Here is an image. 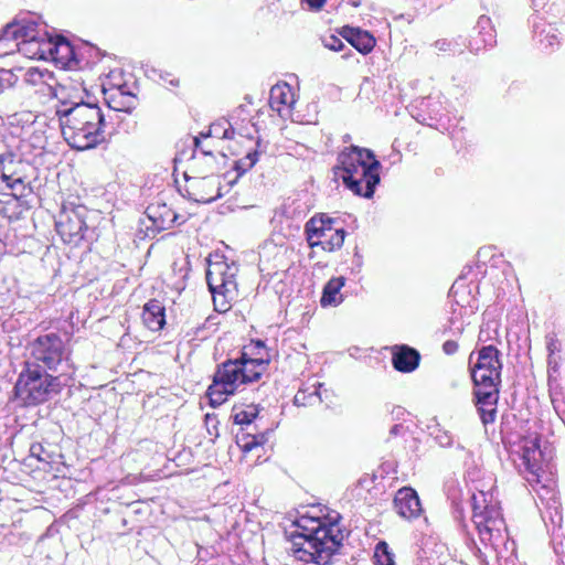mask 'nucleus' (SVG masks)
<instances>
[{"label": "nucleus", "mask_w": 565, "mask_h": 565, "mask_svg": "<svg viewBox=\"0 0 565 565\" xmlns=\"http://www.w3.org/2000/svg\"><path fill=\"white\" fill-rule=\"evenodd\" d=\"M271 354L266 351V356L260 355L254 358L248 364L244 363L243 374L248 375L250 377V383L257 382L260 380L263 373L266 371L268 364L270 363Z\"/></svg>", "instance_id": "21"}, {"label": "nucleus", "mask_w": 565, "mask_h": 565, "mask_svg": "<svg viewBox=\"0 0 565 565\" xmlns=\"http://www.w3.org/2000/svg\"><path fill=\"white\" fill-rule=\"evenodd\" d=\"M85 209L76 207L71 213H62L56 222V231L64 243L77 245L85 238L88 226L84 217Z\"/></svg>", "instance_id": "8"}, {"label": "nucleus", "mask_w": 565, "mask_h": 565, "mask_svg": "<svg viewBox=\"0 0 565 565\" xmlns=\"http://www.w3.org/2000/svg\"><path fill=\"white\" fill-rule=\"evenodd\" d=\"M349 3L352 4L353 7H359L360 0H349Z\"/></svg>", "instance_id": "55"}, {"label": "nucleus", "mask_w": 565, "mask_h": 565, "mask_svg": "<svg viewBox=\"0 0 565 565\" xmlns=\"http://www.w3.org/2000/svg\"><path fill=\"white\" fill-rule=\"evenodd\" d=\"M267 434L260 433L256 435L247 434L243 437L244 444L242 448L244 451H250L253 448L264 445L267 441Z\"/></svg>", "instance_id": "30"}, {"label": "nucleus", "mask_w": 565, "mask_h": 565, "mask_svg": "<svg viewBox=\"0 0 565 565\" xmlns=\"http://www.w3.org/2000/svg\"><path fill=\"white\" fill-rule=\"evenodd\" d=\"M340 35L363 55L369 54L376 43L375 38L370 32L350 25L343 26Z\"/></svg>", "instance_id": "13"}, {"label": "nucleus", "mask_w": 565, "mask_h": 565, "mask_svg": "<svg viewBox=\"0 0 565 565\" xmlns=\"http://www.w3.org/2000/svg\"><path fill=\"white\" fill-rule=\"evenodd\" d=\"M472 355H473V353H471L470 356H469V362L470 363L472 362Z\"/></svg>", "instance_id": "60"}, {"label": "nucleus", "mask_w": 565, "mask_h": 565, "mask_svg": "<svg viewBox=\"0 0 565 565\" xmlns=\"http://www.w3.org/2000/svg\"><path fill=\"white\" fill-rule=\"evenodd\" d=\"M202 150H207L206 147H202L200 150H199V153H202Z\"/></svg>", "instance_id": "59"}, {"label": "nucleus", "mask_w": 565, "mask_h": 565, "mask_svg": "<svg viewBox=\"0 0 565 565\" xmlns=\"http://www.w3.org/2000/svg\"><path fill=\"white\" fill-rule=\"evenodd\" d=\"M473 522L478 527L481 540L483 542L490 541L495 520L488 518L483 512H478V507L473 504Z\"/></svg>", "instance_id": "22"}, {"label": "nucleus", "mask_w": 565, "mask_h": 565, "mask_svg": "<svg viewBox=\"0 0 565 565\" xmlns=\"http://www.w3.org/2000/svg\"><path fill=\"white\" fill-rule=\"evenodd\" d=\"M406 431V428L404 427L403 424H395L391 427L390 431H388V438L386 439V441H390V439L392 437H396L398 435H402Z\"/></svg>", "instance_id": "49"}, {"label": "nucleus", "mask_w": 565, "mask_h": 565, "mask_svg": "<svg viewBox=\"0 0 565 565\" xmlns=\"http://www.w3.org/2000/svg\"><path fill=\"white\" fill-rule=\"evenodd\" d=\"M232 269L225 262L212 264L207 268L206 282L213 295L214 303H216V295L227 298L233 297L236 291L235 271Z\"/></svg>", "instance_id": "7"}, {"label": "nucleus", "mask_w": 565, "mask_h": 565, "mask_svg": "<svg viewBox=\"0 0 565 565\" xmlns=\"http://www.w3.org/2000/svg\"><path fill=\"white\" fill-rule=\"evenodd\" d=\"M458 343L454 340H447L444 344H443V351L445 352V354L447 355H452L455 354L457 351H458Z\"/></svg>", "instance_id": "45"}, {"label": "nucleus", "mask_w": 565, "mask_h": 565, "mask_svg": "<svg viewBox=\"0 0 565 565\" xmlns=\"http://www.w3.org/2000/svg\"><path fill=\"white\" fill-rule=\"evenodd\" d=\"M20 29L22 42L38 41L36 23L20 24Z\"/></svg>", "instance_id": "32"}, {"label": "nucleus", "mask_w": 565, "mask_h": 565, "mask_svg": "<svg viewBox=\"0 0 565 565\" xmlns=\"http://www.w3.org/2000/svg\"><path fill=\"white\" fill-rule=\"evenodd\" d=\"M3 181L7 182V186L11 190H15L18 185H22L23 181L21 178L12 179L10 175L2 173Z\"/></svg>", "instance_id": "46"}, {"label": "nucleus", "mask_w": 565, "mask_h": 565, "mask_svg": "<svg viewBox=\"0 0 565 565\" xmlns=\"http://www.w3.org/2000/svg\"><path fill=\"white\" fill-rule=\"evenodd\" d=\"M201 138H203L201 135L193 138V145H194L193 151H195V153H199V150L203 147Z\"/></svg>", "instance_id": "54"}, {"label": "nucleus", "mask_w": 565, "mask_h": 565, "mask_svg": "<svg viewBox=\"0 0 565 565\" xmlns=\"http://www.w3.org/2000/svg\"><path fill=\"white\" fill-rule=\"evenodd\" d=\"M313 397H318L317 392H313L312 394H309V395H307L305 392H298L295 395L294 403H295V405H298V406H306L310 403L309 399H311Z\"/></svg>", "instance_id": "40"}, {"label": "nucleus", "mask_w": 565, "mask_h": 565, "mask_svg": "<svg viewBox=\"0 0 565 565\" xmlns=\"http://www.w3.org/2000/svg\"><path fill=\"white\" fill-rule=\"evenodd\" d=\"M473 384H497L495 377L483 375L481 372L476 373V377H471Z\"/></svg>", "instance_id": "42"}, {"label": "nucleus", "mask_w": 565, "mask_h": 565, "mask_svg": "<svg viewBox=\"0 0 565 565\" xmlns=\"http://www.w3.org/2000/svg\"><path fill=\"white\" fill-rule=\"evenodd\" d=\"M376 565H395L394 555L388 552L387 544L385 542H379L376 545Z\"/></svg>", "instance_id": "28"}, {"label": "nucleus", "mask_w": 565, "mask_h": 565, "mask_svg": "<svg viewBox=\"0 0 565 565\" xmlns=\"http://www.w3.org/2000/svg\"><path fill=\"white\" fill-rule=\"evenodd\" d=\"M242 371H244V363L232 362V359L216 366L212 384L206 391L212 407L222 405L227 396L236 393L241 385L250 383V377Z\"/></svg>", "instance_id": "5"}, {"label": "nucleus", "mask_w": 565, "mask_h": 565, "mask_svg": "<svg viewBox=\"0 0 565 565\" xmlns=\"http://www.w3.org/2000/svg\"><path fill=\"white\" fill-rule=\"evenodd\" d=\"M478 28L480 29V34L482 35V42L484 45L493 46L495 44V39L490 28V19L484 15L480 17L478 20Z\"/></svg>", "instance_id": "27"}, {"label": "nucleus", "mask_w": 565, "mask_h": 565, "mask_svg": "<svg viewBox=\"0 0 565 565\" xmlns=\"http://www.w3.org/2000/svg\"><path fill=\"white\" fill-rule=\"evenodd\" d=\"M253 359H254V355H250V351L246 350V345H245L243 351L241 352V356L237 359H232V362L248 364L250 361H253Z\"/></svg>", "instance_id": "47"}, {"label": "nucleus", "mask_w": 565, "mask_h": 565, "mask_svg": "<svg viewBox=\"0 0 565 565\" xmlns=\"http://www.w3.org/2000/svg\"><path fill=\"white\" fill-rule=\"evenodd\" d=\"M20 23L19 22H11L8 23L3 29L2 33L0 35V43L6 41H17L21 40V31H20Z\"/></svg>", "instance_id": "29"}, {"label": "nucleus", "mask_w": 565, "mask_h": 565, "mask_svg": "<svg viewBox=\"0 0 565 565\" xmlns=\"http://www.w3.org/2000/svg\"><path fill=\"white\" fill-rule=\"evenodd\" d=\"M321 42L326 49L334 52H340L345 47L343 41L334 34L321 36Z\"/></svg>", "instance_id": "31"}, {"label": "nucleus", "mask_w": 565, "mask_h": 565, "mask_svg": "<svg viewBox=\"0 0 565 565\" xmlns=\"http://www.w3.org/2000/svg\"><path fill=\"white\" fill-rule=\"evenodd\" d=\"M65 49L67 53H72L73 49L67 40H63L62 42H58L56 50Z\"/></svg>", "instance_id": "53"}, {"label": "nucleus", "mask_w": 565, "mask_h": 565, "mask_svg": "<svg viewBox=\"0 0 565 565\" xmlns=\"http://www.w3.org/2000/svg\"><path fill=\"white\" fill-rule=\"evenodd\" d=\"M292 555L305 563L328 565L342 546L341 537H331L330 530L318 529L309 533L288 534Z\"/></svg>", "instance_id": "4"}, {"label": "nucleus", "mask_w": 565, "mask_h": 565, "mask_svg": "<svg viewBox=\"0 0 565 565\" xmlns=\"http://www.w3.org/2000/svg\"><path fill=\"white\" fill-rule=\"evenodd\" d=\"M539 449V443L534 441L532 447H525L523 450V461L530 472H535V465L531 462L532 455Z\"/></svg>", "instance_id": "37"}, {"label": "nucleus", "mask_w": 565, "mask_h": 565, "mask_svg": "<svg viewBox=\"0 0 565 565\" xmlns=\"http://www.w3.org/2000/svg\"><path fill=\"white\" fill-rule=\"evenodd\" d=\"M188 182L186 192L189 198L198 203H211L222 196L220 175L189 177L184 173Z\"/></svg>", "instance_id": "10"}, {"label": "nucleus", "mask_w": 565, "mask_h": 565, "mask_svg": "<svg viewBox=\"0 0 565 565\" xmlns=\"http://www.w3.org/2000/svg\"><path fill=\"white\" fill-rule=\"evenodd\" d=\"M292 100L291 87L287 84H276L270 89L271 105H289Z\"/></svg>", "instance_id": "25"}, {"label": "nucleus", "mask_w": 565, "mask_h": 565, "mask_svg": "<svg viewBox=\"0 0 565 565\" xmlns=\"http://www.w3.org/2000/svg\"><path fill=\"white\" fill-rule=\"evenodd\" d=\"M348 57H349V54H348V53H345V54L343 55V58H348Z\"/></svg>", "instance_id": "61"}, {"label": "nucleus", "mask_w": 565, "mask_h": 565, "mask_svg": "<svg viewBox=\"0 0 565 565\" xmlns=\"http://www.w3.org/2000/svg\"><path fill=\"white\" fill-rule=\"evenodd\" d=\"M546 348L548 351V359H551L554 353L561 351V342L555 333L546 335ZM548 363H551V360H548Z\"/></svg>", "instance_id": "38"}, {"label": "nucleus", "mask_w": 565, "mask_h": 565, "mask_svg": "<svg viewBox=\"0 0 565 565\" xmlns=\"http://www.w3.org/2000/svg\"><path fill=\"white\" fill-rule=\"evenodd\" d=\"M305 234L309 247H321L323 250L331 253L340 249L343 246L347 232L344 228L335 230V232L331 235V238L326 239L317 238L309 233Z\"/></svg>", "instance_id": "18"}, {"label": "nucleus", "mask_w": 565, "mask_h": 565, "mask_svg": "<svg viewBox=\"0 0 565 565\" xmlns=\"http://www.w3.org/2000/svg\"><path fill=\"white\" fill-rule=\"evenodd\" d=\"M17 77L11 71L0 70V93L14 85Z\"/></svg>", "instance_id": "35"}, {"label": "nucleus", "mask_w": 565, "mask_h": 565, "mask_svg": "<svg viewBox=\"0 0 565 565\" xmlns=\"http://www.w3.org/2000/svg\"><path fill=\"white\" fill-rule=\"evenodd\" d=\"M234 136H235V130L231 126V124L227 121H223V131H222L221 139H233Z\"/></svg>", "instance_id": "48"}, {"label": "nucleus", "mask_w": 565, "mask_h": 565, "mask_svg": "<svg viewBox=\"0 0 565 565\" xmlns=\"http://www.w3.org/2000/svg\"><path fill=\"white\" fill-rule=\"evenodd\" d=\"M501 384H473V403L484 426L495 420Z\"/></svg>", "instance_id": "9"}, {"label": "nucleus", "mask_w": 565, "mask_h": 565, "mask_svg": "<svg viewBox=\"0 0 565 565\" xmlns=\"http://www.w3.org/2000/svg\"><path fill=\"white\" fill-rule=\"evenodd\" d=\"M257 416V411H241L233 416V420L237 425H249Z\"/></svg>", "instance_id": "36"}, {"label": "nucleus", "mask_w": 565, "mask_h": 565, "mask_svg": "<svg viewBox=\"0 0 565 565\" xmlns=\"http://www.w3.org/2000/svg\"><path fill=\"white\" fill-rule=\"evenodd\" d=\"M335 525L337 523H330V524H321L317 520H300L295 523V526L297 527L295 531L289 532L288 534H299V533H309L311 531H317L318 529H326L330 530V536L331 537H340L339 534H335Z\"/></svg>", "instance_id": "23"}, {"label": "nucleus", "mask_w": 565, "mask_h": 565, "mask_svg": "<svg viewBox=\"0 0 565 565\" xmlns=\"http://www.w3.org/2000/svg\"><path fill=\"white\" fill-rule=\"evenodd\" d=\"M146 215L158 232L171 228L179 218V215L167 204H150L146 209Z\"/></svg>", "instance_id": "15"}, {"label": "nucleus", "mask_w": 565, "mask_h": 565, "mask_svg": "<svg viewBox=\"0 0 565 565\" xmlns=\"http://www.w3.org/2000/svg\"><path fill=\"white\" fill-rule=\"evenodd\" d=\"M435 47L440 52L451 51V42L447 40H438L435 42Z\"/></svg>", "instance_id": "51"}, {"label": "nucleus", "mask_w": 565, "mask_h": 565, "mask_svg": "<svg viewBox=\"0 0 565 565\" xmlns=\"http://www.w3.org/2000/svg\"><path fill=\"white\" fill-rule=\"evenodd\" d=\"M500 351L494 345H484L478 352V359L470 370L501 371Z\"/></svg>", "instance_id": "17"}, {"label": "nucleus", "mask_w": 565, "mask_h": 565, "mask_svg": "<svg viewBox=\"0 0 565 565\" xmlns=\"http://www.w3.org/2000/svg\"><path fill=\"white\" fill-rule=\"evenodd\" d=\"M477 372H481V374L483 375H490L491 377H495L497 384H501V371L470 370L471 377H476Z\"/></svg>", "instance_id": "44"}, {"label": "nucleus", "mask_w": 565, "mask_h": 565, "mask_svg": "<svg viewBox=\"0 0 565 565\" xmlns=\"http://www.w3.org/2000/svg\"><path fill=\"white\" fill-rule=\"evenodd\" d=\"M345 277H332L323 287L320 305L322 307L338 306L342 302L341 288L345 285Z\"/></svg>", "instance_id": "19"}, {"label": "nucleus", "mask_w": 565, "mask_h": 565, "mask_svg": "<svg viewBox=\"0 0 565 565\" xmlns=\"http://www.w3.org/2000/svg\"><path fill=\"white\" fill-rule=\"evenodd\" d=\"M327 0H302L303 3L312 11H319L326 4Z\"/></svg>", "instance_id": "50"}, {"label": "nucleus", "mask_w": 565, "mask_h": 565, "mask_svg": "<svg viewBox=\"0 0 565 565\" xmlns=\"http://www.w3.org/2000/svg\"><path fill=\"white\" fill-rule=\"evenodd\" d=\"M42 450H43L42 445L38 444V443L36 444H32L31 447H30L31 456L36 457L40 460H41L40 455H41Z\"/></svg>", "instance_id": "52"}, {"label": "nucleus", "mask_w": 565, "mask_h": 565, "mask_svg": "<svg viewBox=\"0 0 565 565\" xmlns=\"http://www.w3.org/2000/svg\"><path fill=\"white\" fill-rule=\"evenodd\" d=\"M32 361L25 363L41 364L45 371L56 372L66 359V348L58 333L51 332L36 337L29 343Z\"/></svg>", "instance_id": "6"}, {"label": "nucleus", "mask_w": 565, "mask_h": 565, "mask_svg": "<svg viewBox=\"0 0 565 565\" xmlns=\"http://www.w3.org/2000/svg\"><path fill=\"white\" fill-rule=\"evenodd\" d=\"M262 140L258 139L256 142V149L249 151L245 157L235 161L234 169L237 171L238 177L250 170L259 159V154L263 152Z\"/></svg>", "instance_id": "24"}, {"label": "nucleus", "mask_w": 565, "mask_h": 565, "mask_svg": "<svg viewBox=\"0 0 565 565\" xmlns=\"http://www.w3.org/2000/svg\"><path fill=\"white\" fill-rule=\"evenodd\" d=\"M350 139H351L350 135H345V136L343 137L344 142L349 141Z\"/></svg>", "instance_id": "57"}, {"label": "nucleus", "mask_w": 565, "mask_h": 565, "mask_svg": "<svg viewBox=\"0 0 565 565\" xmlns=\"http://www.w3.org/2000/svg\"><path fill=\"white\" fill-rule=\"evenodd\" d=\"M135 96L131 94L120 93L118 97H111L107 100L109 114L107 117L110 120H120V113L130 114L135 109Z\"/></svg>", "instance_id": "20"}, {"label": "nucleus", "mask_w": 565, "mask_h": 565, "mask_svg": "<svg viewBox=\"0 0 565 565\" xmlns=\"http://www.w3.org/2000/svg\"><path fill=\"white\" fill-rule=\"evenodd\" d=\"M420 362V353L407 344L394 345L392 348L393 367L401 373L415 371Z\"/></svg>", "instance_id": "12"}, {"label": "nucleus", "mask_w": 565, "mask_h": 565, "mask_svg": "<svg viewBox=\"0 0 565 565\" xmlns=\"http://www.w3.org/2000/svg\"><path fill=\"white\" fill-rule=\"evenodd\" d=\"M323 223H326V225L323 226V231L324 233L328 235L329 233L331 232H335V230H340L341 227H335V224H337V220L335 218H332L330 216H328L327 214L323 213Z\"/></svg>", "instance_id": "43"}, {"label": "nucleus", "mask_w": 565, "mask_h": 565, "mask_svg": "<svg viewBox=\"0 0 565 565\" xmlns=\"http://www.w3.org/2000/svg\"><path fill=\"white\" fill-rule=\"evenodd\" d=\"M332 234H333V232L329 233V234L327 235V238H331V235H332ZM321 239H326V237H322Z\"/></svg>", "instance_id": "58"}, {"label": "nucleus", "mask_w": 565, "mask_h": 565, "mask_svg": "<svg viewBox=\"0 0 565 565\" xmlns=\"http://www.w3.org/2000/svg\"><path fill=\"white\" fill-rule=\"evenodd\" d=\"M60 376L49 374L38 363H25L14 385V394L24 405H39L61 392Z\"/></svg>", "instance_id": "3"}, {"label": "nucleus", "mask_w": 565, "mask_h": 565, "mask_svg": "<svg viewBox=\"0 0 565 565\" xmlns=\"http://www.w3.org/2000/svg\"><path fill=\"white\" fill-rule=\"evenodd\" d=\"M191 175L190 177H207L218 175L220 164L216 157L211 150H202V153L192 152L191 156Z\"/></svg>", "instance_id": "14"}, {"label": "nucleus", "mask_w": 565, "mask_h": 565, "mask_svg": "<svg viewBox=\"0 0 565 565\" xmlns=\"http://www.w3.org/2000/svg\"><path fill=\"white\" fill-rule=\"evenodd\" d=\"M218 311H226L227 310V307H226V302H223L222 303V308L217 309Z\"/></svg>", "instance_id": "56"}, {"label": "nucleus", "mask_w": 565, "mask_h": 565, "mask_svg": "<svg viewBox=\"0 0 565 565\" xmlns=\"http://www.w3.org/2000/svg\"><path fill=\"white\" fill-rule=\"evenodd\" d=\"M142 322L151 331H159L166 324V307L157 299L145 303Z\"/></svg>", "instance_id": "16"}, {"label": "nucleus", "mask_w": 565, "mask_h": 565, "mask_svg": "<svg viewBox=\"0 0 565 565\" xmlns=\"http://www.w3.org/2000/svg\"><path fill=\"white\" fill-rule=\"evenodd\" d=\"M393 503L397 514L406 520L418 518L423 512L417 492L409 487L399 489L394 497Z\"/></svg>", "instance_id": "11"}, {"label": "nucleus", "mask_w": 565, "mask_h": 565, "mask_svg": "<svg viewBox=\"0 0 565 565\" xmlns=\"http://www.w3.org/2000/svg\"><path fill=\"white\" fill-rule=\"evenodd\" d=\"M324 225L323 213H317L305 224V233H309L317 238L327 237V234L323 231Z\"/></svg>", "instance_id": "26"}, {"label": "nucleus", "mask_w": 565, "mask_h": 565, "mask_svg": "<svg viewBox=\"0 0 565 565\" xmlns=\"http://www.w3.org/2000/svg\"><path fill=\"white\" fill-rule=\"evenodd\" d=\"M337 160L334 173L342 179L345 188L355 195L372 199L381 181L379 173L381 162L374 152L352 145L344 148Z\"/></svg>", "instance_id": "2"}, {"label": "nucleus", "mask_w": 565, "mask_h": 565, "mask_svg": "<svg viewBox=\"0 0 565 565\" xmlns=\"http://www.w3.org/2000/svg\"><path fill=\"white\" fill-rule=\"evenodd\" d=\"M435 441L440 447H451L452 446V436L448 430L441 429L439 426L431 433Z\"/></svg>", "instance_id": "33"}, {"label": "nucleus", "mask_w": 565, "mask_h": 565, "mask_svg": "<svg viewBox=\"0 0 565 565\" xmlns=\"http://www.w3.org/2000/svg\"><path fill=\"white\" fill-rule=\"evenodd\" d=\"M223 131V121L214 122L210 126L207 132H201V136L204 138L207 137H217L221 138Z\"/></svg>", "instance_id": "41"}, {"label": "nucleus", "mask_w": 565, "mask_h": 565, "mask_svg": "<svg viewBox=\"0 0 565 565\" xmlns=\"http://www.w3.org/2000/svg\"><path fill=\"white\" fill-rule=\"evenodd\" d=\"M56 116L64 139L73 149H94L105 141L106 116L97 104L62 100Z\"/></svg>", "instance_id": "1"}, {"label": "nucleus", "mask_w": 565, "mask_h": 565, "mask_svg": "<svg viewBox=\"0 0 565 565\" xmlns=\"http://www.w3.org/2000/svg\"><path fill=\"white\" fill-rule=\"evenodd\" d=\"M246 350L250 351V355H254V358L264 355L266 356V351H268L271 354V350L266 348V344L260 339L252 340L248 345H246Z\"/></svg>", "instance_id": "34"}, {"label": "nucleus", "mask_w": 565, "mask_h": 565, "mask_svg": "<svg viewBox=\"0 0 565 565\" xmlns=\"http://www.w3.org/2000/svg\"><path fill=\"white\" fill-rule=\"evenodd\" d=\"M391 420H402L407 414L406 409L399 405H393L387 409Z\"/></svg>", "instance_id": "39"}]
</instances>
